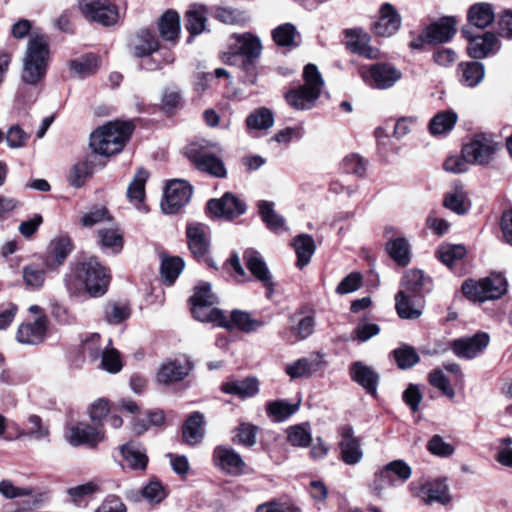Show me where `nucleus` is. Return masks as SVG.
<instances>
[{
	"instance_id": "a19ab883",
	"label": "nucleus",
	"mask_w": 512,
	"mask_h": 512,
	"mask_svg": "<svg viewBox=\"0 0 512 512\" xmlns=\"http://www.w3.org/2000/svg\"><path fill=\"white\" fill-rule=\"evenodd\" d=\"M430 283V279L425 277L421 270L412 269L407 271L402 279V287L406 293L413 295L419 294L427 284Z\"/></svg>"
},
{
	"instance_id": "69168bd1",
	"label": "nucleus",
	"mask_w": 512,
	"mask_h": 512,
	"mask_svg": "<svg viewBox=\"0 0 512 512\" xmlns=\"http://www.w3.org/2000/svg\"><path fill=\"white\" fill-rule=\"evenodd\" d=\"M28 423L30 425L29 429L27 432H19V437L30 436L37 441L45 440L49 437V429L42 423L39 416L30 415Z\"/></svg>"
},
{
	"instance_id": "c03bdc74",
	"label": "nucleus",
	"mask_w": 512,
	"mask_h": 512,
	"mask_svg": "<svg viewBox=\"0 0 512 512\" xmlns=\"http://www.w3.org/2000/svg\"><path fill=\"white\" fill-rule=\"evenodd\" d=\"M71 250L72 246L69 239L60 238L56 240L51 251V259H47L45 262L46 269L53 270L60 266L71 252Z\"/></svg>"
},
{
	"instance_id": "72a5a7b5",
	"label": "nucleus",
	"mask_w": 512,
	"mask_h": 512,
	"mask_svg": "<svg viewBox=\"0 0 512 512\" xmlns=\"http://www.w3.org/2000/svg\"><path fill=\"white\" fill-rule=\"evenodd\" d=\"M258 210L262 221L265 223L268 229L274 232L285 231L284 218L277 214L274 210V203L270 201H259Z\"/></svg>"
},
{
	"instance_id": "774afa93",
	"label": "nucleus",
	"mask_w": 512,
	"mask_h": 512,
	"mask_svg": "<svg viewBox=\"0 0 512 512\" xmlns=\"http://www.w3.org/2000/svg\"><path fill=\"white\" fill-rule=\"evenodd\" d=\"M342 169L345 173L362 177L366 172V162L358 154H350L342 160Z\"/></svg>"
},
{
	"instance_id": "2f4dec72",
	"label": "nucleus",
	"mask_w": 512,
	"mask_h": 512,
	"mask_svg": "<svg viewBox=\"0 0 512 512\" xmlns=\"http://www.w3.org/2000/svg\"><path fill=\"white\" fill-rule=\"evenodd\" d=\"M293 247L297 255L296 265L302 269L310 262L315 252L316 245L314 239L308 234H300L294 238Z\"/></svg>"
},
{
	"instance_id": "c756f323",
	"label": "nucleus",
	"mask_w": 512,
	"mask_h": 512,
	"mask_svg": "<svg viewBox=\"0 0 512 512\" xmlns=\"http://www.w3.org/2000/svg\"><path fill=\"white\" fill-rule=\"evenodd\" d=\"M456 33L455 21L453 18H444L426 28V36L431 44L444 43L449 41Z\"/></svg>"
},
{
	"instance_id": "412c9836",
	"label": "nucleus",
	"mask_w": 512,
	"mask_h": 512,
	"mask_svg": "<svg viewBox=\"0 0 512 512\" xmlns=\"http://www.w3.org/2000/svg\"><path fill=\"white\" fill-rule=\"evenodd\" d=\"M104 437L105 433L102 428L93 427L83 422L72 425L67 435L69 443L74 446H96L104 440Z\"/></svg>"
},
{
	"instance_id": "338daca9",
	"label": "nucleus",
	"mask_w": 512,
	"mask_h": 512,
	"mask_svg": "<svg viewBox=\"0 0 512 512\" xmlns=\"http://www.w3.org/2000/svg\"><path fill=\"white\" fill-rule=\"evenodd\" d=\"M4 138L9 148L20 149L26 145L29 135L19 125H13L4 134Z\"/></svg>"
},
{
	"instance_id": "7c9ffc66",
	"label": "nucleus",
	"mask_w": 512,
	"mask_h": 512,
	"mask_svg": "<svg viewBox=\"0 0 512 512\" xmlns=\"http://www.w3.org/2000/svg\"><path fill=\"white\" fill-rule=\"evenodd\" d=\"M159 32L163 40L175 41L180 34V16L174 10L166 11L160 18Z\"/></svg>"
},
{
	"instance_id": "3c124183",
	"label": "nucleus",
	"mask_w": 512,
	"mask_h": 512,
	"mask_svg": "<svg viewBox=\"0 0 512 512\" xmlns=\"http://www.w3.org/2000/svg\"><path fill=\"white\" fill-rule=\"evenodd\" d=\"M94 164L90 160H84L76 163L69 174V182L75 188H80L85 181L92 176Z\"/></svg>"
},
{
	"instance_id": "bb28decb",
	"label": "nucleus",
	"mask_w": 512,
	"mask_h": 512,
	"mask_svg": "<svg viewBox=\"0 0 512 512\" xmlns=\"http://www.w3.org/2000/svg\"><path fill=\"white\" fill-rule=\"evenodd\" d=\"M149 177V173L144 169H138L133 180L127 188V197L129 201L139 210L148 212L143 201L145 198V183Z\"/></svg>"
},
{
	"instance_id": "bf43d9fd",
	"label": "nucleus",
	"mask_w": 512,
	"mask_h": 512,
	"mask_svg": "<svg viewBox=\"0 0 512 512\" xmlns=\"http://www.w3.org/2000/svg\"><path fill=\"white\" fill-rule=\"evenodd\" d=\"M274 41L279 46H296L298 36L296 27L291 23H285L272 31Z\"/></svg>"
},
{
	"instance_id": "4d7b16f0",
	"label": "nucleus",
	"mask_w": 512,
	"mask_h": 512,
	"mask_svg": "<svg viewBox=\"0 0 512 512\" xmlns=\"http://www.w3.org/2000/svg\"><path fill=\"white\" fill-rule=\"evenodd\" d=\"M100 368L110 374L121 371L123 364L119 352L113 347H105L100 354Z\"/></svg>"
},
{
	"instance_id": "39448f33",
	"label": "nucleus",
	"mask_w": 512,
	"mask_h": 512,
	"mask_svg": "<svg viewBox=\"0 0 512 512\" xmlns=\"http://www.w3.org/2000/svg\"><path fill=\"white\" fill-rule=\"evenodd\" d=\"M189 302L191 313L196 320L216 327H224V313L221 309L214 307L218 297L212 292L208 282H201L194 287Z\"/></svg>"
},
{
	"instance_id": "0e129e2a",
	"label": "nucleus",
	"mask_w": 512,
	"mask_h": 512,
	"mask_svg": "<svg viewBox=\"0 0 512 512\" xmlns=\"http://www.w3.org/2000/svg\"><path fill=\"white\" fill-rule=\"evenodd\" d=\"M248 472L249 468L242 457L234 450L226 449V474L241 476Z\"/></svg>"
},
{
	"instance_id": "c85d7f7f",
	"label": "nucleus",
	"mask_w": 512,
	"mask_h": 512,
	"mask_svg": "<svg viewBox=\"0 0 512 512\" xmlns=\"http://www.w3.org/2000/svg\"><path fill=\"white\" fill-rule=\"evenodd\" d=\"M467 19L471 25L484 29L494 22L493 6L487 2L475 3L468 9Z\"/></svg>"
},
{
	"instance_id": "6e6552de",
	"label": "nucleus",
	"mask_w": 512,
	"mask_h": 512,
	"mask_svg": "<svg viewBox=\"0 0 512 512\" xmlns=\"http://www.w3.org/2000/svg\"><path fill=\"white\" fill-rule=\"evenodd\" d=\"M214 146L210 141L190 143L185 148V155L201 171L215 177L224 176V165L220 157L211 153Z\"/></svg>"
},
{
	"instance_id": "f03ea898",
	"label": "nucleus",
	"mask_w": 512,
	"mask_h": 512,
	"mask_svg": "<svg viewBox=\"0 0 512 512\" xmlns=\"http://www.w3.org/2000/svg\"><path fill=\"white\" fill-rule=\"evenodd\" d=\"M132 131L130 122H109L91 133L89 145L94 153L109 157L122 151Z\"/></svg>"
},
{
	"instance_id": "6ab92c4d",
	"label": "nucleus",
	"mask_w": 512,
	"mask_h": 512,
	"mask_svg": "<svg viewBox=\"0 0 512 512\" xmlns=\"http://www.w3.org/2000/svg\"><path fill=\"white\" fill-rule=\"evenodd\" d=\"M246 265L251 274L262 283L266 289V296L270 298L274 292V281L266 263L259 252L248 249L244 253Z\"/></svg>"
},
{
	"instance_id": "cd10ccee",
	"label": "nucleus",
	"mask_w": 512,
	"mask_h": 512,
	"mask_svg": "<svg viewBox=\"0 0 512 512\" xmlns=\"http://www.w3.org/2000/svg\"><path fill=\"white\" fill-rule=\"evenodd\" d=\"M125 464L133 470H144L148 463L146 450L136 442H128L120 447Z\"/></svg>"
},
{
	"instance_id": "b1692460",
	"label": "nucleus",
	"mask_w": 512,
	"mask_h": 512,
	"mask_svg": "<svg viewBox=\"0 0 512 512\" xmlns=\"http://www.w3.org/2000/svg\"><path fill=\"white\" fill-rule=\"evenodd\" d=\"M347 47L360 55L373 59L378 56V51L368 45L369 36L361 29H348L345 31Z\"/></svg>"
},
{
	"instance_id": "2eb2a0df",
	"label": "nucleus",
	"mask_w": 512,
	"mask_h": 512,
	"mask_svg": "<svg viewBox=\"0 0 512 512\" xmlns=\"http://www.w3.org/2000/svg\"><path fill=\"white\" fill-rule=\"evenodd\" d=\"M193 363L186 357L165 361L158 369L156 379L162 384L184 380L192 371Z\"/></svg>"
},
{
	"instance_id": "052dcab7",
	"label": "nucleus",
	"mask_w": 512,
	"mask_h": 512,
	"mask_svg": "<svg viewBox=\"0 0 512 512\" xmlns=\"http://www.w3.org/2000/svg\"><path fill=\"white\" fill-rule=\"evenodd\" d=\"M438 258L448 267H452L457 261L461 260L466 249L462 245H443L438 250Z\"/></svg>"
},
{
	"instance_id": "4468645a",
	"label": "nucleus",
	"mask_w": 512,
	"mask_h": 512,
	"mask_svg": "<svg viewBox=\"0 0 512 512\" xmlns=\"http://www.w3.org/2000/svg\"><path fill=\"white\" fill-rule=\"evenodd\" d=\"M401 22L398 11L390 3H384L379 9L378 18L371 23V30L377 36L390 37L400 29Z\"/></svg>"
},
{
	"instance_id": "f704fd0d",
	"label": "nucleus",
	"mask_w": 512,
	"mask_h": 512,
	"mask_svg": "<svg viewBox=\"0 0 512 512\" xmlns=\"http://www.w3.org/2000/svg\"><path fill=\"white\" fill-rule=\"evenodd\" d=\"M98 243L103 250L118 253L123 247V235L117 226L111 225L98 231Z\"/></svg>"
},
{
	"instance_id": "5701e85b",
	"label": "nucleus",
	"mask_w": 512,
	"mask_h": 512,
	"mask_svg": "<svg viewBox=\"0 0 512 512\" xmlns=\"http://www.w3.org/2000/svg\"><path fill=\"white\" fill-rule=\"evenodd\" d=\"M412 474L411 467L403 460H394L383 467L377 474L378 481L395 485L397 481L403 483Z\"/></svg>"
},
{
	"instance_id": "a18cd8bd",
	"label": "nucleus",
	"mask_w": 512,
	"mask_h": 512,
	"mask_svg": "<svg viewBox=\"0 0 512 512\" xmlns=\"http://www.w3.org/2000/svg\"><path fill=\"white\" fill-rule=\"evenodd\" d=\"M107 484V481L103 480H92L85 484L78 485L68 489V495L75 503H80L84 498L90 496L94 493L103 492L105 490L104 486Z\"/></svg>"
},
{
	"instance_id": "e2e57ef3",
	"label": "nucleus",
	"mask_w": 512,
	"mask_h": 512,
	"mask_svg": "<svg viewBox=\"0 0 512 512\" xmlns=\"http://www.w3.org/2000/svg\"><path fill=\"white\" fill-rule=\"evenodd\" d=\"M130 317V308L127 305L108 303L104 307V318L109 324H119Z\"/></svg>"
},
{
	"instance_id": "864d4df0",
	"label": "nucleus",
	"mask_w": 512,
	"mask_h": 512,
	"mask_svg": "<svg viewBox=\"0 0 512 512\" xmlns=\"http://www.w3.org/2000/svg\"><path fill=\"white\" fill-rule=\"evenodd\" d=\"M246 124L250 129H269L274 124L273 113L268 108H258L247 117Z\"/></svg>"
},
{
	"instance_id": "473e14b6",
	"label": "nucleus",
	"mask_w": 512,
	"mask_h": 512,
	"mask_svg": "<svg viewBox=\"0 0 512 512\" xmlns=\"http://www.w3.org/2000/svg\"><path fill=\"white\" fill-rule=\"evenodd\" d=\"M418 496L428 504L438 502L444 505L450 501L448 487L444 481H435L424 485Z\"/></svg>"
},
{
	"instance_id": "f257e3e1",
	"label": "nucleus",
	"mask_w": 512,
	"mask_h": 512,
	"mask_svg": "<svg viewBox=\"0 0 512 512\" xmlns=\"http://www.w3.org/2000/svg\"><path fill=\"white\" fill-rule=\"evenodd\" d=\"M64 281L71 295L85 291L92 297H98L107 291L110 273L95 257H89L73 267Z\"/></svg>"
},
{
	"instance_id": "603ef678",
	"label": "nucleus",
	"mask_w": 512,
	"mask_h": 512,
	"mask_svg": "<svg viewBox=\"0 0 512 512\" xmlns=\"http://www.w3.org/2000/svg\"><path fill=\"white\" fill-rule=\"evenodd\" d=\"M159 47L156 37L149 31H141L134 44V54L137 57H144L155 52Z\"/></svg>"
},
{
	"instance_id": "1a4fd4ad",
	"label": "nucleus",
	"mask_w": 512,
	"mask_h": 512,
	"mask_svg": "<svg viewBox=\"0 0 512 512\" xmlns=\"http://www.w3.org/2000/svg\"><path fill=\"white\" fill-rule=\"evenodd\" d=\"M78 10L88 21L111 26L119 20V10L110 0H78Z\"/></svg>"
},
{
	"instance_id": "79ce46f5",
	"label": "nucleus",
	"mask_w": 512,
	"mask_h": 512,
	"mask_svg": "<svg viewBox=\"0 0 512 512\" xmlns=\"http://www.w3.org/2000/svg\"><path fill=\"white\" fill-rule=\"evenodd\" d=\"M186 28L192 35H198L205 29L206 9L199 4H193L186 12Z\"/></svg>"
},
{
	"instance_id": "c9c22d12",
	"label": "nucleus",
	"mask_w": 512,
	"mask_h": 512,
	"mask_svg": "<svg viewBox=\"0 0 512 512\" xmlns=\"http://www.w3.org/2000/svg\"><path fill=\"white\" fill-rule=\"evenodd\" d=\"M258 392L259 382L254 377L226 382V394L246 399L255 396Z\"/></svg>"
},
{
	"instance_id": "4c0bfd02",
	"label": "nucleus",
	"mask_w": 512,
	"mask_h": 512,
	"mask_svg": "<svg viewBox=\"0 0 512 512\" xmlns=\"http://www.w3.org/2000/svg\"><path fill=\"white\" fill-rule=\"evenodd\" d=\"M203 416L195 412L189 416L183 425V441L188 445L198 444L203 437Z\"/></svg>"
},
{
	"instance_id": "423d86ee",
	"label": "nucleus",
	"mask_w": 512,
	"mask_h": 512,
	"mask_svg": "<svg viewBox=\"0 0 512 512\" xmlns=\"http://www.w3.org/2000/svg\"><path fill=\"white\" fill-rule=\"evenodd\" d=\"M304 84L286 94L290 106L297 110L311 109L324 87V80L314 64H307L303 71Z\"/></svg>"
},
{
	"instance_id": "393cba45",
	"label": "nucleus",
	"mask_w": 512,
	"mask_h": 512,
	"mask_svg": "<svg viewBox=\"0 0 512 512\" xmlns=\"http://www.w3.org/2000/svg\"><path fill=\"white\" fill-rule=\"evenodd\" d=\"M322 365V361L318 356L308 358H300L285 366V372L291 379L308 378L318 371Z\"/></svg>"
},
{
	"instance_id": "6e6d98bb",
	"label": "nucleus",
	"mask_w": 512,
	"mask_h": 512,
	"mask_svg": "<svg viewBox=\"0 0 512 512\" xmlns=\"http://www.w3.org/2000/svg\"><path fill=\"white\" fill-rule=\"evenodd\" d=\"M46 270V268H40L36 264L26 265L22 271V278L25 285L30 289H40L45 282Z\"/></svg>"
},
{
	"instance_id": "20e7f679",
	"label": "nucleus",
	"mask_w": 512,
	"mask_h": 512,
	"mask_svg": "<svg viewBox=\"0 0 512 512\" xmlns=\"http://www.w3.org/2000/svg\"><path fill=\"white\" fill-rule=\"evenodd\" d=\"M262 53V43L258 36L245 32L234 33L229 37L226 62L238 64L244 70H249L259 59Z\"/></svg>"
},
{
	"instance_id": "5fc2aeb1",
	"label": "nucleus",
	"mask_w": 512,
	"mask_h": 512,
	"mask_svg": "<svg viewBox=\"0 0 512 512\" xmlns=\"http://www.w3.org/2000/svg\"><path fill=\"white\" fill-rule=\"evenodd\" d=\"M185 267L184 261L179 257L163 258L161 274L165 281L171 285L179 277Z\"/></svg>"
},
{
	"instance_id": "09e8293b",
	"label": "nucleus",
	"mask_w": 512,
	"mask_h": 512,
	"mask_svg": "<svg viewBox=\"0 0 512 512\" xmlns=\"http://www.w3.org/2000/svg\"><path fill=\"white\" fill-rule=\"evenodd\" d=\"M399 369L405 370L416 365L420 357L414 347L409 345H402L394 349L391 353Z\"/></svg>"
},
{
	"instance_id": "37998d69",
	"label": "nucleus",
	"mask_w": 512,
	"mask_h": 512,
	"mask_svg": "<svg viewBox=\"0 0 512 512\" xmlns=\"http://www.w3.org/2000/svg\"><path fill=\"white\" fill-rule=\"evenodd\" d=\"M298 410L297 404H290L285 400H275L268 402L266 405V412L274 422H282L296 413Z\"/></svg>"
},
{
	"instance_id": "7ed1b4c3",
	"label": "nucleus",
	"mask_w": 512,
	"mask_h": 512,
	"mask_svg": "<svg viewBox=\"0 0 512 512\" xmlns=\"http://www.w3.org/2000/svg\"><path fill=\"white\" fill-rule=\"evenodd\" d=\"M49 60V44L44 35L34 34L27 43L23 58L22 80L30 85L40 82L45 74Z\"/></svg>"
},
{
	"instance_id": "680f3d73",
	"label": "nucleus",
	"mask_w": 512,
	"mask_h": 512,
	"mask_svg": "<svg viewBox=\"0 0 512 512\" xmlns=\"http://www.w3.org/2000/svg\"><path fill=\"white\" fill-rule=\"evenodd\" d=\"M98 64V57L88 54L71 61L70 66L77 75L85 77L95 72Z\"/></svg>"
},
{
	"instance_id": "aec40b11",
	"label": "nucleus",
	"mask_w": 512,
	"mask_h": 512,
	"mask_svg": "<svg viewBox=\"0 0 512 512\" xmlns=\"http://www.w3.org/2000/svg\"><path fill=\"white\" fill-rule=\"evenodd\" d=\"M339 442L340 459L347 465H356L363 458V451L359 439L354 436L351 426H345L340 431Z\"/></svg>"
},
{
	"instance_id": "4be33fe9",
	"label": "nucleus",
	"mask_w": 512,
	"mask_h": 512,
	"mask_svg": "<svg viewBox=\"0 0 512 512\" xmlns=\"http://www.w3.org/2000/svg\"><path fill=\"white\" fill-rule=\"evenodd\" d=\"M349 374L351 379L365 389L368 394L372 396L377 394L380 376L373 367L356 361L350 365Z\"/></svg>"
},
{
	"instance_id": "58836bf2",
	"label": "nucleus",
	"mask_w": 512,
	"mask_h": 512,
	"mask_svg": "<svg viewBox=\"0 0 512 512\" xmlns=\"http://www.w3.org/2000/svg\"><path fill=\"white\" fill-rule=\"evenodd\" d=\"M389 256L400 266H406L410 262V245L405 238L399 237L386 243Z\"/></svg>"
},
{
	"instance_id": "13d9d810",
	"label": "nucleus",
	"mask_w": 512,
	"mask_h": 512,
	"mask_svg": "<svg viewBox=\"0 0 512 512\" xmlns=\"http://www.w3.org/2000/svg\"><path fill=\"white\" fill-rule=\"evenodd\" d=\"M444 206L458 215H464L471 208V203L464 192L456 191L445 196Z\"/></svg>"
},
{
	"instance_id": "8fccbe9b",
	"label": "nucleus",
	"mask_w": 512,
	"mask_h": 512,
	"mask_svg": "<svg viewBox=\"0 0 512 512\" xmlns=\"http://www.w3.org/2000/svg\"><path fill=\"white\" fill-rule=\"evenodd\" d=\"M287 440L294 447H308L312 435L308 424L293 425L287 428Z\"/></svg>"
},
{
	"instance_id": "ea45409f",
	"label": "nucleus",
	"mask_w": 512,
	"mask_h": 512,
	"mask_svg": "<svg viewBox=\"0 0 512 512\" xmlns=\"http://www.w3.org/2000/svg\"><path fill=\"white\" fill-rule=\"evenodd\" d=\"M258 426L250 422H240L232 430V442L245 447H252L256 444Z\"/></svg>"
},
{
	"instance_id": "f3484780",
	"label": "nucleus",
	"mask_w": 512,
	"mask_h": 512,
	"mask_svg": "<svg viewBox=\"0 0 512 512\" xmlns=\"http://www.w3.org/2000/svg\"><path fill=\"white\" fill-rule=\"evenodd\" d=\"M189 250L196 258L206 255L210 245V229L200 222H189L186 227Z\"/></svg>"
},
{
	"instance_id": "9b49d317",
	"label": "nucleus",
	"mask_w": 512,
	"mask_h": 512,
	"mask_svg": "<svg viewBox=\"0 0 512 512\" xmlns=\"http://www.w3.org/2000/svg\"><path fill=\"white\" fill-rule=\"evenodd\" d=\"M193 194L192 186L185 180L174 179L167 183L161 210L165 214H176L186 206Z\"/></svg>"
},
{
	"instance_id": "49530a36",
	"label": "nucleus",
	"mask_w": 512,
	"mask_h": 512,
	"mask_svg": "<svg viewBox=\"0 0 512 512\" xmlns=\"http://www.w3.org/2000/svg\"><path fill=\"white\" fill-rule=\"evenodd\" d=\"M261 323L255 319H253L249 313L234 310L231 313L230 322L226 321V330H230L232 328H237L244 332H252L255 331L258 327H260Z\"/></svg>"
},
{
	"instance_id": "f8f14e48",
	"label": "nucleus",
	"mask_w": 512,
	"mask_h": 512,
	"mask_svg": "<svg viewBox=\"0 0 512 512\" xmlns=\"http://www.w3.org/2000/svg\"><path fill=\"white\" fill-rule=\"evenodd\" d=\"M361 76L373 88L388 89L401 78V72L389 63H376L361 68Z\"/></svg>"
},
{
	"instance_id": "ddd939ff",
	"label": "nucleus",
	"mask_w": 512,
	"mask_h": 512,
	"mask_svg": "<svg viewBox=\"0 0 512 512\" xmlns=\"http://www.w3.org/2000/svg\"><path fill=\"white\" fill-rule=\"evenodd\" d=\"M489 341L487 333L479 332L471 337L453 340L450 347L458 358L470 360L481 354L488 346Z\"/></svg>"
},
{
	"instance_id": "de8ad7c7",
	"label": "nucleus",
	"mask_w": 512,
	"mask_h": 512,
	"mask_svg": "<svg viewBox=\"0 0 512 512\" xmlns=\"http://www.w3.org/2000/svg\"><path fill=\"white\" fill-rule=\"evenodd\" d=\"M457 121V115L453 111H443L435 115L429 124V130L433 135H441L449 132Z\"/></svg>"
},
{
	"instance_id": "9d476101",
	"label": "nucleus",
	"mask_w": 512,
	"mask_h": 512,
	"mask_svg": "<svg viewBox=\"0 0 512 512\" xmlns=\"http://www.w3.org/2000/svg\"><path fill=\"white\" fill-rule=\"evenodd\" d=\"M497 149L498 143L491 135L480 133L464 145L462 154L470 164L485 165L492 161Z\"/></svg>"
},
{
	"instance_id": "a211bd4d",
	"label": "nucleus",
	"mask_w": 512,
	"mask_h": 512,
	"mask_svg": "<svg viewBox=\"0 0 512 512\" xmlns=\"http://www.w3.org/2000/svg\"><path fill=\"white\" fill-rule=\"evenodd\" d=\"M48 328V318L40 315L33 322L22 323L16 331V340L24 345H37L44 341Z\"/></svg>"
},
{
	"instance_id": "a878e982",
	"label": "nucleus",
	"mask_w": 512,
	"mask_h": 512,
	"mask_svg": "<svg viewBox=\"0 0 512 512\" xmlns=\"http://www.w3.org/2000/svg\"><path fill=\"white\" fill-rule=\"evenodd\" d=\"M395 309L401 319L415 320L423 313V305L417 303L404 290H400L395 296Z\"/></svg>"
},
{
	"instance_id": "e433bc0d",
	"label": "nucleus",
	"mask_w": 512,
	"mask_h": 512,
	"mask_svg": "<svg viewBox=\"0 0 512 512\" xmlns=\"http://www.w3.org/2000/svg\"><path fill=\"white\" fill-rule=\"evenodd\" d=\"M459 73L462 84L475 87L483 80L485 68L480 62H464L459 65Z\"/></svg>"
},
{
	"instance_id": "dca6fc26",
	"label": "nucleus",
	"mask_w": 512,
	"mask_h": 512,
	"mask_svg": "<svg viewBox=\"0 0 512 512\" xmlns=\"http://www.w3.org/2000/svg\"><path fill=\"white\" fill-rule=\"evenodd\" d=\"M462 33L465 38L469 39L467 52L471 58L482 59L499 49V41L491 32H486L480 36H472L469 30L463 29Z\"/></svg>"
},
{
	"instance_id": "0eeeda50",
	"label": "nucleus",
	"mask_w": 512,
	"mask_h": 512,
	"mask_svg": "<svg viewBox=\"0 0 512 512\" xmlns=\"http://www.w3.org/2000/svg\"><path fill=\"white\" fill-rule=\"evenodd\" d=\"M462 292L472 301L496 300L507 292V281L501 274H492L479 281H466L462 285Z\"/></svg>"
}]
</instances>
